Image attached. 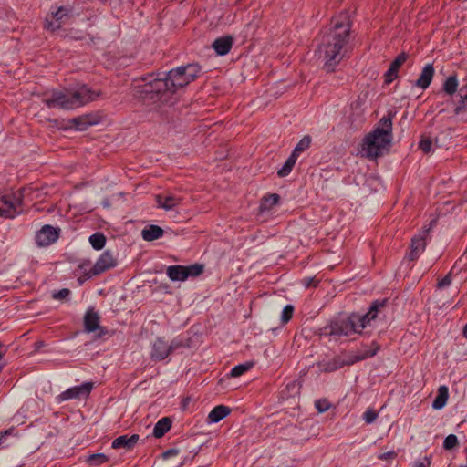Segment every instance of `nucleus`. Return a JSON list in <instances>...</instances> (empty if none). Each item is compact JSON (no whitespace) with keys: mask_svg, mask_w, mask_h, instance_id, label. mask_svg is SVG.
<instances>
[{"mask_svg":"<svg viewBox=\"0 0 467 467\" xmlns=\"http://www.w3.org/2000/svg\"><path fill=\"white\" fill-rule=\"evenodd\" d=\"M430 229H423L418 235L411 239L410 252L406 255L409 261H415L423 253L426 248V238L429 234Z\"/></svg>","mask_w":467,"mask_h":467,"instance_id":"6e6552de","label":"nucleus"},{"mask_svg":"<svg viewBox=\"0 0 467 467\" xmlns=\"http://www.w3.org/2000/svg\"><path fill=\"white\" fill-rule=\"evenodd\" d=\"M166 274L172 281H185L187 273L184 265H171L167 268Z\"/></svg>","mask_w":467,"mask_h":467,"instance_id":"6ab92c4d","label":"nucleus"},{"mask_svg":"<svg viewBox=\"0 0 467 467\" xmlns=\"http://www.w3.org/2000/svg\"><path fill=\"white\" fill-rule=\"evenodd\" d=\"M70 294V290L67 288L60 289L53 294V298L57 300H62L67 298Z\"/></svg>","mask_w":467,"mask_h":467,"instance_id":"37998d69","label":"nucleus"},{"mask_svg":"<svg viewBox=\"0 0 467 467\" xmlns=\"http://www.w3.org/2000/svg\"><path fill=\"white\" fill-rule=\"evenodd\" d=\"M451 276L450 275H447L446 276H444L439 283H438V286L439 287H444V286H447L451 284Z\"/></svg>","mask_w":467,"mask_h":467,"instance_id":"09e8293b","label":"nucleus"},{"mask_svg":"<svg viewBox=\"0 0 467 467\" xmlns=\"http://www.w3.org/2000/svg\"><path fill=\"white\" fill-rule=\"evenodd\" d=\"M397 78H398V71L389 66V68L385 73V83L389 84Z\"/></svg>","mask_w":467,"mask_h":467,"instance_id":"a19ab883","label":"nucleus"},{"mask_svg":"<svg viewBox=\"0 0 467 467\" xmlns=\"http://www.w3.org/2000/svg\"><path fill=\"white\" fill-rule=\"evenodd\" d=\"M171 428V420L168 417L161 418L157 421L153 428V436L155 438H161Z\"/></svg>","mask_w":467,"mask_h":467,"instance_id":"412c9836","label":"nucleus"},{"mask_svg":"<svg viewBox=\"0 0 467 467\" xmlns=\"http://www.w3.org/2000/svg\"><path fill=\"white\" fill-rule=\"evenodd\" d=\"M180 67L181 71H183L184 74H186V78L192 81L196 78L201 70V67L198 64H188Z\"/></svg>","mask_w":467,"mask_h":467,"instance_id":"cd10ccee","label":"nucleus"},{"mask_svg":"<svg viewBox=\"0 0 467 467\" xmlns=\"http://www.w3.org/2000/svg\"><path fill=\"white\" fill-rule=\"evenodd\" d=\"M459 94L460 101L459 104L454 109V113L456 115H459L467 109V87L461 88Z\"/></svg>","mask_w":467,"mask_h":467,"instance_id":"c756f323","label":"nucleus"},{"mask_svg":"<svg viewBox=\"0 0 467 467\" xmlns=\"http://www.w3.org/2000/svg\"><path fill=\"white\" fill-rule=\"evenodd\" d=\"M351 26L348 15L341 13L331 20L328 32L323 36L317 52L327 72L344 58L351 39Z\"/></svg>","mask_w":467,"mask_h":467,"instance_id":"f257e3e1","label":"nucleus"},{"mask_svg":"<svg viewBox=\"0 0 467 467\" xmlns=\"http://www.w3.org/2000/svg\"><path fill=\"white\" fill-rule=\"evenodd\" d=\"M279 200L280 196L277 193L264 196L260 204V211L264 212L272 209L273 206L278 203Z\"/></svg>","mask_w":467,"mask_h":467,"instance_id":"a878e982","label":"nucleus"},{"mask_svg":"<svg viewBox=\"0 0 467 467\" xmlns=\"http://www.w3.org/2000/svg\"><path fill=\"white\" fill-rule=\"evenodd\" d=\"M19 200L14 196L0 194V217L14 218L19 212L16 211V204H20Z\"/></svg>","mask_w":467,"mask_h":467,"instance_id":"f8f14e48","label":"nucleus"},{"mask_svg":"<svg viewBox=\"0 0 467 467\" xmlns=\"http://www.w3.org/2000/svg\"><path fill=\"white\" fill-rule=\"evenodd\" d=\"M318 281L315 277H305L302 279V284L305 287L316 286Z\"/></svg>","mask_w":467,"mask_h":467,"instance_id":"a18cd8bd","label":"nucleus"},{"mask_svg":"<svg viewBox=\"0 0 467 467\" xmlns=\"http://www.w3.org/2000/svg\"><path fill=\"white\" fill-rule=\"evenodd\" d=\"M315 406L317 410L322 413L329 409L330 404L327 400H318L315 402Z\"/></svg>","mask_w":467,"mask_h":467,"instance_id":"79ce46f5","label":"nucleus"},{"mask_svg":"<svg viewBox=\"0 0 467 467\" xmlns=\"http://www.w3.org/2000/svg\"><path fill=\"white\" fill-rule=\"evenodd\" d=\"M109 461V457L104 453H94L90 454L86 462L91 466H99Z\"/></svg>","mask_w":467,"mask_h":467,"instance_id":"2f4dec72","label":"nucleus"},{"mask_svg":"<svg viewBox=\"0 0 467 467\" xmlns=\"http://www.w3.org/2000/svg\"><path fill=\"white\" fill-rule=\"evenodd\" d=\"M158 208L165 211H171L179 206L182 202V197L172 193H162L155 196Z\"/></svg>","mask_w":467,"mask_h":467,"instance_id":"4468645a","label":"nucleus"},{"mask_svg":"<svg viewBox=\"0 0 467 467\" xmlns=\"http://www.w3.org/2000/svg\"><path fill=\"white\" fill-rule=\"evenodd\" d=\"M89 243L96 250H100L105 246L106 237L102 233H96L89 237Z\"/></svg>","mask_w":467,"mask_h":467,"instance_id":"7c9ffc66","label":"nucleus"},{"mask_svg":"<svg viewBox=\"0 0 467 467\" xmlns=\"http://www.w3.org/2000/svg\"><path fill=\"white\" fill-rule=\"evenodd\" d=\"M408 59V54L405 52H401L390 64V67L399 71V68L406 62Z\"/></svg>","mask_w":467,"mask_h":467,"instance_id":"e433bc0d","label":"nucleus"},{"mask_svg":"<svg viewBox=\"0 0 467 467\" xmlns=\"http://www.w3.org/2000/svg\"><path fill=\"white\" fill-rule=\"evenodd\" d=\"M116 265V257H114L110 251L107 250L99 256V258L97 260L95 265L90 268L87 275L88 277L98 275L110 268L115 267Z\"/></svg>","mask_w":467,"mask_h":467,"instance_id":"423d86ee","label":"nucleus"},{"mask_svg":"<svg viewBox=\"0 0 467 467\" xmlns=\"http://www.w3.org/2000/svg\"><path fill=\"white\" fill-rule=\"evenodd\" d=\"M5 353V350L4 345L0 342V359L4 357Z\"/></svg>","mask_w":467,"mask_h":467,"instance_id":"864d4df0","label":"nucleus"},{"mask_svg":"<svg viewBox=\"0 0 467 467\" xmlns=\"http://www.w3.org/2000/svg\"><path fill=\"white\" fill-rule=\"evenodd\" d=\"M458 445L459 441L457 436L454 434L448 435L443 441V448L448 451L456 448Z\"/></svg>","mask_w":467,"mask_h":467,"instance_id":"c9c22d12","label":"nucleus"},{"mask_svg":"<svg viewBox=\"0 0 467 467\" xmlns=\"http://www.w3.org/2000/svg\"><path fill=\"white\" fill-rule=\"evenodd\" d=\"M84 328L87 333L98 332V337H101L107 333V330L99 326V316L93 309H88L85 314Z\"/></svg>","mask_w":467,"mask_h":467,"instance_id":"9d476101","label":"nucleus"},{"mask_svg":"<svg viewBox=\"0 0 467 467\" xmlns=\"http://www.w3.org/2000/svg\"><path fill=\"white\" fill-rule=\"evenodd\" d=\"M358 321L356 313L335 318L323 328L324 334L337 337H349L352 334H358L356 327Z\"/></svg>","mask_w":467,"mask_h":467,"instance_id":"39448f33","label":"nucleus"},{"mask_svg":"<svg viewBox=\"0 0 467 467\" xmlns=\"http://www.w3.org/2000/svg\"><path fill=\"white\" fill-rule=\"evenodd\" d=\"M168 342L161 337H158L152 344L150 357L152 359L161 361L165 359L170 355Z\"/></svg>","mask_w":467,"mask_h":467,"instance_id":"2eb2a0df","label":"nucleus"},{"mask_svg":"<svg viewBox=\"0 0 467 467\" xmlns=\"http://www.w3.org/2000/svg\"><path fill=\"white\" fill-rule=\"evenodd\" d=\"M231 410L229 407L224 405H218L214 407L208 415V419L210 422L217 423L223 419H224L227 415H229Z\"/></svg>","mask_w":467,"mask_h":467,"instance_id":"aec40b11","label":"nucleus"},{"mask_svg":"<svg viewBox=\"0 0 467 467\" xmlns=\"http://www.w3.org/2000/svg\"><path fill=\"white\" fill-rule=\"evenodd\" d=\"M93 388L91 382H86L79 386L70 388L63 391L58 397L59 401H64L71 399H79L81 397H88Z\"/></svg>","mask_w":467,"mask_h":467,"instance_id":"9b49d317","label":"nucleus"},{"mask_svg":"<svg viewBox=\"0 0 467 467\" xmlns=\"http://www.w3.org/2000/svg\"><path fill=\"white\" fill-rule=\"evenodd\" d=\"M431 140L430 138H421L419 147L424 153H429L431 150Z\"/></svg>","mask_w":467,"mask_h":467,"instance_id":"ea45409f","label":"nucleus"},{"mask_svg":"<svg viewBox=\"0 0 467 467\" xmlns=\"http://www.w3.org/2000/svg\"><path fill=\"white\" fill-rule=\"evenodd\" d=\"M431 457L425 456L423 461L420 462H416L414 467H431Z\"/></svg>","mask_w":467,"mask_h":467,"instance_id":"de8ad7c7","label":"nucleus"},{"mask_svg":"<svg viewBox=\"0 0 467 467\" xmlns=\"http://www.w3.org/2000/svg\"><path fill=\"white\" fill-rule=\"evenodd\" d=\"M448 398H449L448 388L446 386H441L438 389V395L436 396V398L432 403V407L435 410L442 409L445 406V404L448 400Z\"/></svg>","mask_w":467,"mask_h":467,"instance_id":"b1692460","label":"nucleus"},{"mask_svg":"<svg viewBox=\"0 0 467 467\" xmlns=\"http://www.w3.org/2000/svg\"><path fill=\"white\" fill-rule=\"evenodd\" d=\"M286 388L288 389H298V384L296 382V381H293L291 383H289Z\"/></svg>","mask_w":467,"mask_h":467,"instance_id":"603ef678","label":"nucleus"},{"mask_svg":"<svg viewBox=\"0 0 467 467\" xmlns=\"http://www.w3.org/2000/svg\"><path fill=\"white\" fill-rule=\"evenodd\" d=\"M11 431H12V429H11V430H8V431H5L4 434H5V435L9 434Z\"/></svg>","mask_w":467,"mask_h":467,"instance_id":"6e6d98bb","label":"nucleus"},{"mask_svg":"<svg viewBox=\"0 0 467 467\" xmlns=\"http://www.w3.org/2000/svg\"><path fill=\"white\" fill-rule=\"evenodd\" d=\"M45 346V343L44 341H36L35 343V350L36 351H38L41 348H43Z\"/></svg>","mask_w":467,"mask_h":467,"instance_id":"3c124183","label":"nucleus"},{"mask_svg":"<svg viewBox=\"0 0 467 467\" xmlns=\"http://www.w3.org/2000/svg\"><path fill=\"white\" fill-rule=\"evenodd\" d=\"M392 117L393 114L389 112L380 119L379 126L363 139L360 145L362 157L376 160L389 151L393 139Z\"/></svg>","mask_w":467,"mask_h":467,"instance_id":"7ed1b4c3","label":"nucleus"},{"mask_svg":"<svg viewBox=\"0 0 467 467\" xmlns=\"http://www.w3.org/2000/svg\"><path fill=\"white\" fill-rule=\"evenodd\" d=\"M378 418V412L373 409H368L363 414V420L366 423L370 424L374 422Z\"/></svg>","mask_w":467,"mask_h":467,"instance_id":"58836bf2","label":"nucleus"},{"mask_svg":"<svg viewBox=\"0 0 467 467\" xmlns=\"http://www.w3.org/2000/svg\"><path fill=\"white\" fill-rule=\"evenodd\" d=\"M69 123L74 126L78 130H86L90 125L95 122L91 121L89 116H80L73 118L69 120Z\"/></svg>","mask_w":467,"mask_h":467,"instance_id":"393cba45","label":"nucleus"},{"mask_svg":"<svg viewBox=\"0 0 467 467\" xmlns=\"http://www.w3.org/2000/svg\"><path fill=\"white\" fill-rule=\"evenodd\" d=\"M253 363L252 362H246L244 364H239L235 367H234L230 372V376L233 378H237L244 374L246 371H248L250 368H252Z\"/></svg>","mask_w":467,"mask_h":467,"instance_id":"72a5a7b5","label":"nucleus"},{"mask_svg":"<svg viewBox=\"0 0 467 467\" xmlns=\"http://www.w3.org/2000/svg\"><path fill=\"white\" fill-rule=\"evenodd\" d=\"M458 88V78L456 75H451L446 78L443 83L442 89L443 91L450 96H452L457 91Z\"/></svg>","mask_w":467,"mask_h":467,"instance_id":"bb28decb","label":"nucleus"},{"mask_svg":"<svg viewBox=\"0 0 467 467\" xmlns=\"http://www.w3.org/2000/svg\"><path fill=\"white\" fill-rule=\"evenodd\" d=\"M433 76H434V67H433L432 64H427L423 67L415 85L422 89H426L430 86V84L433 78Z\"/></svg>","mask_w":467,"mask_h":467,"instance_id":"a211bd4d","label":"nucleus"},{"mask_svg":"<svg viewBox=\"0 0 467 467\" xmlns=\"http://www.w3.org/2000/svg\"><path fill=\"white\" fill-rule=\"evenodd\" d=\"M233 43L234 38L231 36H223L213 41V47L217 55L224 56L230 52Z\"/></svg>","mask_w":467,"mask_h":467,"instance_id":"dca6fc26","label":"nucleus"},{"mask_svg":"<svg viewBox=\"0 0 467 467\" xmlns=\"http://www.w3.org/2000/svg\"><path fill=\"white\" fill-rule=\"evenodd\" d=\"M396 457H397V453L394 451H390L384 452V453L380 454L379 456V459L387 461V460L394 459Z\"/></svg>","mask_w":467,"mask_h":467,"instance_id":"49530a36","label":"nucleus"},{"mask_svg":"<svg viewBox=\"0 0 467 467\" xmlns=\"http://www.w3.org/2000/svg\"><path fill=\"white\" fill-rule=\"evenodd\" d=\"M67 15V9L65 7H59L55 13H52L53 17L56 19L55 22H49L47 19V25L46 27L51 31H55L58 28H60V20Z\"/></svg>","mask_w":467,"mask_h":467,"instance_id":"5701e85b","label":"nucleus"},{"mask_svg":"<svg viewBox=\"0 0 467 467\" xmlns=\"http://www.w3.org/2000/svg\"><path fill=\"white\" fill-rule=\"evenodd\" d=\"M294 313V306L292 305H287L284 307L281 320L283 324H286L288 321L291 320Z\"/></svg>","mask_w":467,"mask_h":467,"instance_id":"4c0bfd02","label":"nucleus"},{"mask_svg":"<svg viewBox=\"0 0 467 467\" xmlns=\"http://www.w3.org/2000/svg\"><path fill=\"white\" fill-rule=\"evenodd\" d=\"M463 335L464 337L467 338V324L465 325L464 327V329H463Z\"/></svg>","mask_w":467,"mask_h":467,"instance_id":"5fc2aeb1","label":"nucleus"},{"mask_svg":"<svg viewBox=\"0 0 467 467\" xmlns=\"http://www.w3.org/2000/svg\"><path fill=\"white\" fill-rule=\"evenodd\" d=\"M379 350V347H377L374 350H368L362 355L355 356L353 358L349 360H343L340 358H335L332 360L328 361L325 364L324 368H322L325 372H332L335 371L346 365H352L355 362L363 360L367 358L373 357L377 354V351Z\"/></svg>","mask_w":467,"mask_h":467,"instance_id":"0eeeda50","label":"nucleus"},{"mask_svg":"<svg viewBox=\"0 0 467 467\" xmlns=\"http://www.w3.org/2000/svg\"><path fill=\"white\" fill-rule=\"evenodd\" d=\"M139 439L140 436L138 434H133L130 437L121 435L112 441L111 447L113 449L124 448L126 450H131L137 444Z\"/></svg>","mask_w":467,"mask_h":467,"instance_id":"f3484780","label":"nucleus"},{"mask_svg":"<svg viewBox=\"0 0 467 467\" xmlns=\"http://www.w3.org/2000/svg\"><path fill=\"white\" fill-rule=\"evenodd\" d=\"M141 235L145 241H154L163 235V230L158 225L150 224L142 230Z\"/></svg>","mask_w":467,"mask_h":467,"instance_id":"4be33fe9","label":"nucleus"},{"mask_svg":"<svg viewBox=\"0 0 467 467\" xmlns=\"http://www.w3.org/2000/svg\"><path fill=\"white\" fill-rule=\"evenodd\" d=\"M187 278L195 277L202 274L204 266L202 264H194L189 266H185Z\"/></svg>","mask_w":467,"mask_h":467,"instance_id":"f704fd0d","label":"nucleus"},{"mask_svg":"<svg viewBox=\"0 0 467 467\" xmlns=\"http://www.w3.org/2000/svg\"><path fill=\"white\" fill-rule=\"evenodd\" d=\"M178 454V450L176 449H170V450H167L165 451L163 453H162V458L163 459H168L171 456H175Z\"/></svg>","mask_w":467,"mask_h":467,"instance_id":"8fccbe9b","label":"nucleus"},{"mask_svg":"<svg viewBox=\"0 0 467 467\" xmlns=\"http://www.w3.org/2000/svg\"><path fill=\"white\" fill-rule=\"evenodd\" d=\"M296 160H297V158L296 156H294L293 154H291L288 157V159L285 161L283 167L280 170H278V171H277L278 176L279 177L287 176L291 172L293 167L295 166Z\"/></svg>","mask_w":467,"mask_h":467,"instance_id":"c85d7f7f","label":"nucleus"},{"mask_svg":"<svg viewBox=\"0 0 467 467\" xmlns=\"http://www.w3.org/2000/svg\"><path fill=\"white\" fill-rule=\"evenodd\" d=\"M183 343L182 340L174 339L171 343H168L170 353H172L174 350L183 347Z\"/></svg>","mask_w":467,"mask_h":467,"instance_id":"c03bdc74","label":"nucleus"},{"mask_svg":"<svg viewBox=\"0 0 467 467\" xmlns=\"http://www.w3.org/2000/svg\"><path fill=\"white\" fill-rule=\"evenodd\" d=\"M59 232V228L44 225L36 234V243L40 247L50 245L57 240Z\"/></svg>","mask_w":467,"mask_h":467,"instance_id":"1a4fd4ad","label":"nucleus"},{"mask_svg":"<svg viewBox=\"0 0 467 467\" xmlns=\"http://www.w3.org/2000/svg\"><path fill=\"white\" fill-rule=\"evenodd\" d=\"M99 93H96L87 86L72 91L53 90L50 97L43 99V102L49 108H59L62 109H73L83 106L99 97Z\"/></svg>","mask_w":467,"mask_h":467,"instance_id":"20e7f679","label":"nucleus"},{"mask_svg":"<svg viewBox=\"0 0 467 467\" xmlns=\"http://www.w3.org/2000/svg\"><path fill=\"white\" fill-rule=\"evenodd\" d=\"M192 80L186 78V74L177 67L169 71L163 78L153 75L144 77L133 87V95L148 104L162 102L166 93H174L178 88L188 85Z\"/></svg>","mask_w":467,"mask_h":467,"instance_id":"f03ea898","label":"nucleus"},{"mask_svg":"<svg viewBox=\"0 0 467 467\" xmlns=\"http://www.w3.org/2000/svg\"><path fill=\"white\" fill-rule=\"evenodd\" d=\"M310 143H311L310 137L305 136L303 139H301L299 140V142L296 144V146L295 147V149L291 154H293L294 156L298 158L299 153L306 150V149H308L310 146Z\"/></svg>","mask_w":467,"mask_h":467,"instance_id":"473e14b6","label":"nucleus"},{"mask_svg":"<svg viewBox=\"0 0 467 467\" xmlns=\"http://www.w3.org/2000/svg\"><path fill=\"white\" fill-rule=\"evenodd\" d=\"M387 300L384 299L382 301H375L369 311L365 315L356 314V317L359 320L356 325L358 334H361L362 330L369 324V322L377 317V313L380 307H383L386 304Z\"/></svg>","mask_w":467,"mask_h":467,"instance_id":"ddd939ff","label":"nucleus"}]
</instances>
